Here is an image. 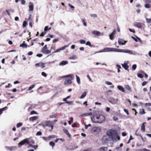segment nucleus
<instances>
[{
  "label": "nucleus",
  "mask_w": 151,
  "mask_h": 151,
  "mask_svg": "<svg viewBox=\"0 0 151 151\" xmlns=\"http://www.w3.org/2000/svg\"><path fill=\"white\" fill-rule=\"evenodd\" d=\"M92 122L94 123H102L105 120V116L100 114L94 115L91 117Z\"/></svg>",
  "instance_id": "obj_1"
},
{
  "label": "nucleus",
  "mask_w": 151,
  "mask_h": 151,
  "mask_svg": "<svg viewBox=\"0 0 151 151\" xmlns=\"http://www.w3.org/2000/svg\"><path fill=\"white\" fill-rule=\"evenodd\" d=\"M107 134L112 141L116 140V138H117L118 140L120 139V137L117 135V134L115 130L112 129L109 130L107 132Z\"/></svg>",
  "instance_id": "obj_2"
},
{
  "label": "nucleus",
  "mask_w": 151,
  "mask_h": 151,
  "mask_svg": "<svg viewBox=\"0 0 151 151\" xmlns=\"http://www.w3.org/2000/svg\"><path fill=\"white\" fill-rule=\"evenodd\" d=\"M118 50V51H117V52L126 53L131 55H136L137 54V52L134 51H132L129 50L118 49V50Z\"/></svg>",
  "instance_id": "obj_3"
},
{
  "label": "nucleus",
  "mask_w": 151,
  "mask_h": 151,
  "mask_svg": "<svg viewBox=\"0 0 151 151\" xmlns=\"http://www.w3.org/2000/svg\"><path fill=\"white\" fill-rule=\"evenodd\" d=\"M118 49H116L115 48H112L110 47H106L105 48L101 50V51L98 52H117L118 50Z\"/></svg>",
  "instance_id": "obj_4"
},
{
  "label": "nucleus",
  "mask_w": 151,
  "mask_h": 151,
  "mask_svg": "<svg viewBox=\"0 0 151 151\" xmlns=\"http://www.w3.org/2000/svg\"><path fill=\"white\" fill-rule=\"evenodd\" d=\"M101 130V128L99 127H93L91 130V131L92 133L96 132V133H99Z\"/></svg>",
  "instance_id": "obj_5"
},
{
  "label": "nucleus",
  "mask_w": 151,
  "mask_h": 151,
  "mask_svg": "<svg viewBox=\"0 0 151 151\" xmlns=\"http://www.w3.org/2000/svg\"><path fill=\"white\" fill-rule=\"evenodd\" d=\"M118 100L117 99H115L113 97L111 98L109 101L111 104H116L117 103L118 101Z\"/></svg>",
  "instance_id": "obj_6"
},
{
  "label": "nucleus",
  "mask_w": 151,
  "mask_h": 151,
  "mask_svg": "<svg viewBox=\"0 0 151 151\" xmlns=\"http://www.w3.org/2000/svg\"><path fill=\"white\" fill-rule=\"evenodd\" d=\"M50 123V121H46L42 124V125L44 128H45L46 127L48 126Z\"/></svg>",
  "instance_id": "obj_7"
},
{
  "label": "nucleus",
  "mask_w": 151,
  "mask_h": 151,
  "mask_svg": "<svg viewBox=\"0 0 151 151\" xmlns=\"http://www.w3.org/2000/svg\"><path fill=\"white\" fill-rule=\"evenodd\" d=\"M72 80L68 78L66 79L64 81V84L67 85L71 84L72 83Z\"/></svg>",
  "instance_id": "obj_8"
},
{
  "label": "nucleus",
  "mask_w": 151,
  "mask_h": 151,
  "mask_svg": "<svg viewBox=\"0 0 151 151\" xmlns=\"http://www.w3.org/2000/svg\"><path fill=\"white\" fill-rule=\"evenodd\" d=\"M118 42L119 45H124L127 42V41L122 39H119Z\"/></svg>",
  "instance_id": "obj_9"
},
{
  "label": "nucleus",
  "mask_w": 151,
  "mask_h": 151,
  "mask_svg": "<svg viewBox=\"0 0 151 151\" xmlns=\"http://www.w3.org/2000/svg\"><path fill=\"white\" fill-rule=\"evenodd\" d=\"M42 52L45 54H49L51 52V50H49L47 49V48L42 49Z\"/></svg>",
  "instance_id": "obj_10"
},
{
  "label": "nucleus",
  "mask_w": 151,
  "mask_h": 151,
  "mask_svg": "<svg viewBox=\"0 0 151 151\" xmlns=\"http://www.w3.org/2000/svg\"><path fill=\"white\" fill-rule=\"evenodd\" d=\"M5 148L7 150L11 151L13 150H15L16 149V147L14 146H6L5 147Z\"/></svg>",
  "instance_id": "obj_11"
},
{
  "label": "nucleus",
  "mask_w": 151,
  "mask_h": 151,
  "mask_svg": "<svg viewBox=\"0 0 151 151\" xmlns=\"http://www.w3.org/2000/svg\"><path fill=\"white\" fill-rule=\"evenodd\" d=\"M93 114L91 112L90 113H86L83 114H81L80 116L83 117L85 116H94Z\"/></svg>",
  "instance_id": "obj_12"
},
{
  "label": "nucleus",
  "mask_w": 151,
  "mask_h": 151,
  "mask_svg": "<svg viewBox=\"0 0 151 151\" xmlns=\"http://www.w3.org/2000/svg\"><path fill=\"white\" fill-rule=\"evenodd\" d=\"M92 32L94 35L98 36H100L101 34H102L99 32L97 30L93 31Z\"/></svg>",
  "instance_id": "obj_13"
},
{
  "label": "nucleus",
  "mask_w": 151,
  "mask_h": 151,
  "mask_svg": "<svg viewBox=\"0 0 151 151\" xmlns=\"http://www.w3.org/2000/svg\"><path fill=\"white\" fill-rule=\"evenodd\" d=\"M44 63H36L35 65L37 66L41 67L42 68H44L45 67L44 65Z\"/></svg>",
  "instance_id": "obj_14"
},
{
  "label": "nucleus",
  "mask_w": 151,
  "mask_h": 151,
  "mask_svg": "<svg viewBox=\"0 0 151 151\" xmlns=\"http://www.w3.org/2000/svg\"><path fill=\"white\" fill-rule=\"evenodd\" d=\"M26 139L27 140V143L28 144H34L35 143V142L31 138H28V139Z\"/></svg>",
  "instance_id": "obj_15"
},
{
  "label": "nucleus",
  "mask_w": 151,
  "mask_h": 151,
  "mask_svg": "<svg viewBox=\"0 0 151 151\" xmlns=\"http://www.w3.org/2000/svg\"><path fill=\"white\" fill-rule=\"evenodd\" d=\"M122 65L123 68H124L126 70H127L128 71H129V66L128 65V64L127 63L125 62L124 64H122Z\"/></svg>",
  "instance_id": "obj_16"
},
{
  "label": "nucleus",
  "mask_w": 151,
  "mask_h": 151,
  "mask_svg": "<svg viewBox=\"0 0 151 151\" xmlns=\"http://www.w3.org/2000/svg\"><path fill=\"white\" fill-rule=\"evenodd\" d=\"M27 140L26 139H25L23 140L21 142H20L19 144H18V146L19 147H20L23 145L25 143H26L27 142Z\"/></svg>",
  "instance_id": "obj_17"
},
{
  "label": "nucleus",
  "mask_w": 151,
  "mask_h": 151,
  "mask_svg": "<svg viewBox=\"0 0 151 151\" xmlns=\"http://www.w3.org/2000/svg\"><path fill=\"white\" fill-rule=\"evenodd\" d=\"M63 131L67 135L69 138H70L71 137V135L70 134L68 131L67 129H63Z\"/></svg>",
  "instance_id": "obj_18"
},
{
  "label": "nucleus",
  "mask_w": 151,
  "mask_h": 151,
  "mask_svg": "<svg viewBox=\"0 0 151 151\" xmlns=\"http://www.w3.org/2000/svg\"><path fill=\"white\" fill-rule=\"evenodd\" d=\"M68 63V62L66 60H63L60 63L59 65L60 66H63L66 65Z\"/></svg>",
  "instance_id": "obj_19"
},
{
  "label": "nucleus",
  "mask_w": 151,
  "mask_h": 151,
  "mask_svg": "<svg viewBox=\"0 0 151 151\" xmlns=\"http://www.w3.org/2000/svg\"><path fill=\"white\" fill-rule=\"evenodd\" d=\"M38 147V146L37 145H33L31 144H29L28 145V147H32L35 150L37 149V148Z\"/></svg>",
  "instance_id": "obj_20"
},
{
  "label": "nucleus",
  "mask_w": 151,
  "mask_h": 151,
  "mask_svg": "<svg viewBox=\"0 0 151 151\" xmlns=\"http://www.w3.org/2000/svg\"><path fill=\"white\" fill-rule=\"evenodd\" d=\"M134 26L138 28H141V27L142 25L141 23L139 22H136L134 23Z\"/></svg>",
  "instance_id": "obj_21"
},
{
  "label": "nucleus",
  "mask_w": 151,
  "mask_h": 151,
  "mask_svg": "<svg viewBox=\"0 0 151 151\" xmlns=\"http://www.w3.org/2000/svg\"><path fill=\"white\" fill-rule=\"evenodd\" d=\"M63 78H70L71 79H73V76L72 74H69L68 75H65L63 77Z\"/></svg>",
  "instance_id": "obj_22"
},
{
  "label": "nucleus",
  "mask_w": 151,
  "mask_h": 151,
  "mask_svg": "<svg viewBox=\"0 0 151 151\" xmlns=\"http://www.w3.org/2000/svg\"><path fill=\"white\" fill-rule=\"evenodd\" d=\"M117 88L119 90L122 91V92H124L125 90L124 88L120 86H117Z\"/></svg>",
  "instance_id": "obj_23"
},
{
  "label": "nucleus",
  "mask_w": 151,
  "mask_h": 151,
  "mask_svg": "<svg viewBox=\"0 0 151 151\" xmlns=\"http://www.w3.org/2000/svg\"><path fill=\"white\" fill-rule=\"evenodd\" d=\"M38 117L37 116H34L30 117L29 120L30 121H33L37 119Z\"/></svg>",
  "instance_id": "obj_24"
},
{
  "label": "nucleus",
  "mask_w": 151,
  "mask_h": 151,
  "mask_svg": "<svg viewBox=\"0 0 151 151\" xmlns=\"http://www.w3.org/2000/svg\"><path fill=\"white\" fill-rule=\"evenodd\" d=\"M145 123H143L141 127V130L142 131H143V132H144L145 131V126L144 124Z\"/></svg>",
  "instance_id": "obj_25"
},
{
  "label": "nucleus",
  "mask_w": 151,
  "mask_h": 151,
  "mask_svg": "<svg viewBox=\"0 0 151 151\" xmlns=\"http://www.w3.org/2000/svg\"><path fill=\"white\" fill-rule=\"evenodd\" d=\"M7 14H8L9 15L10 14L9 12V11L8 10H6L2 14L3 15H6Z\"/></svg>",
  "instance_id": "obj_26"
},
{
  "label": "nucleus",
  "mask_w": 151,
  "mask_h": 151,
  "mask_svg": "<svg viewBox=\"0 0 151 151\" xmlns=\"http://www.w3.org/2000/svg\"><path fill=\"white\" fill-rule=\"evenodd\" d=\"M76 77L77 83H78V84H80L81 83V82L79 77H78V76L76 75Z\"/></svg>",
  "instance_id": "obj_27"
},
{
  "label": "nucleus",
  "mask_w": 151,
  "mask_h": 151,
  "mask_svg": "<svg viewBox=\"0 0 151 151\" xmlns=\"http://www.w3.org/2000/svg\"><path fill=\"white\" fill-rule=\"evenodd\" d=\"M42 138L45 141L48 142L50 140L48 136L47 137H42Z\"/></svg>",
  "instance_id": "obj_28"
},
{
  "label": "nucleus",
  "mask_w": 151,
  "mask_h": 151,
  "mask_svg": "<svg viewBox=\"0 0 151 151\" xmlns=\"http://www.w3.org/2000/svg\"><path fill=\"white\" fill-rule=\"evenodd\" d=\"M86 94V92H84L81 95V97H80V98L81 99H82L84 98Z\"/></svg>",
  "instance_id": "obj_29"
},
{
  "label": "nucleus",
  "mask_w": 151,
  "mask_h": 151,
  "mask_svg": "<svg viewBox=\"0 0 151 151\" xmlns=\"http://www.w3.org/2000/svg\"><path fill=\"white\" fill-rule=\"evenodd\" d=\"M50 140L51 139H53L57 137V136L55 135H52L48 136Z\"/></svg>",
  "instance_id": "obj_30"
},
{
  "label": "nucleus",
  "mask_w": 151,
  "mask_h": 151,
  "mask_svg": "<svg viewBox=\"0 0 151 151\" xmlns=\"http://www.w3.org/2000/svg\"><path fill=\"white\" fill-rule=\"evenodd\" d=\"M107 149V147H101L99 149V150H100V151H101L102 150L104 151H106Z\"/></svg>",
  "instance_id": "obj_31"
},
{
  "label": "nucleus",
  "mask_w": 151,
  "mask_h": 151,
  "mask_svg": "<svg viewBox=\"0 0 151 151\" xmlns=\"http://www.w3.org/2000/svg\"><path fill=\"white\" fill-rule=\"evenodd\" d=\"M35 86V84H34L31 85V86H30L29 87V88L28 89V90L29 91L31 90H32V88H34Z\"/></svg>",
  "instance_id": "obj_32"
},
{
  "label": "nucleus",
  "mask_w": 151,
  "mask_h": 151,
  "mask_svg": "<svg viewBox=\"0 0 151 151\" xmlns=\"http://www.w3.org/2000/svg\"><path fill=\"white\" fill-rule=\"evenodd\" d=\"M49 145H50L52 147V148H53V147L55 145V143L54 142L51 141L49 142Z\"/></svg>",
  "instance_id": "obj_33"
},
{
  "label": "nucleus",
  "mask_w": 151,
  "mask_h": 151,
  "mask_svg": "<svg viewBox=\"0 0 151 151\" xmlns=\"http://www.w3.org/2000/svg\"><path fill=\"white\" fill-rule=\"evenodd\" d=\"M20 47H22L23 48H27V44L23 43L20 45Z\"/></svg>",
  "instance_id": "obj_34"
},
{
  "label": "nucleus",
  "mask_w": 151,
  "mask_h": 151,
  "mask_svg": "<svg viewBox=\"0 0 151 151\" xmlns=\"http://www.w3.org/2000/svg\"><path fill=\"white\" fill-rule=\"evenodd\" d=\"M90 16L92 18H97V16L96 14H91Z\"/></svg>",
  "instance_id": "obj_35"
},
{
  "label": "nucleus",
  "mask_w": 151,
  "mask_h": 151,
  "mask_svg": "<svg viewBox=\"0 0 151 151\" xmlns=\"http://www.w3.org/2000/svg\"><path fill=\"white\" fill-rule=\"evenodd\" d=\"M145 7L146 8H149L151 7V5L149 4L146 3L145 5Z\"/></svg>",
  "instance_id": "obj_36"
},
{
  "label": "nucleus",
  "mask_w": 151,
  "mask_h": 151,
  "mask_svg": "<svg viewBox=\"0 0 151 151\" xmlns=\"http://www.w3.org/2000/svg\"><path fill=\"white\" fill-rule=\"evenodd\" d=\"M116 66L118 68H117V72L118 73H119L120 71V69L121 68V67L120 65H119L118 64L116 65Z\"/></svg>",
  "instance_id": "obj_37"
},
{
  "label": "nucleus",
  "mask_w": 151,
  "mask_h": 151,
  "mask_svg": "<svg viewBox=\"0 0 151 151\" xmlns=\"http://www.w3.org/2000/svg\"><path fill=\"white\" fill-rule=\"evenodd\" d=\"M79 42L81 44H84L86 43V41L83 40H80Z\"/></svg>",
  "instance_id": "obj_38"
},
{
  "label": "nucleus",
  "mask_w": 151,
  "mask_h": 151,
  "mask_svg": "<svg viewBox=\"0 0 151 151\" xmlns=\"http://www.w3.org/2000/svg\"><path fill=\"white\" fill-rule=\"evenodd\" d=\"M28 129H29V127H23L21 128V130L22 131H24L25 130H26L27 129L28 130Z\"/></svg>",
  "instance_id": "obj_39"
},
{
  "label": "nucleus",
  "mask_w": 151,
  "mask_h": 151,
  "mask_svg": "<svg viewBox=\"0 0 151 151\" xmlns=\"http://www.w3.org/2000/svg\"><path fill=\"white\" fill-rule=\"evenodd\" d=\"M29 9L30 11H32L33 9V5L32 4L30 5L29 6Z\"/></svg>",
  "instance_id": "obj_40"
},
{
  "label": "nucleus",
  "mask_w": 151,
  "mask_h": 151,
  "mask_svg": "<svg viewBox=\"0 0 151 151\" xmlns=\"http://www.w3.org/2000/svg\"><path fill=\"white\" fill-rule=\"evenodd\" d=\"M105 83L106 84L108 85H111L112 84V83L111 82L108 81H106L105 82Z\"/></svg>",
  "instance_id": "obj_41"
},
{
  "label": "nucleus",
  "mask_w": 151,
  "mask_h": 151,
  "mask_svg": "<svg viewBox=\"0 0 151 151\" xmlns=\"http://www.w3.org/2000/svg\"><path fill=\"white\" fill-rule=\"evenodd\" d=\"M22 125V124L21 123L19 122L17 123V128H19Z\"/></svg>",
  "instance_id": "obj_42"
},
{
  "label": "nucleus",
  "mask_w": 151,
  "mask_h": 151,
  "mask_svg": "<svg viewBox=\"0 0 151 151\" xmlns=\"http://www.w3.org/2000/svg\"><path fill=\"white\" fill-rule=\"evenodd\" d=\"M137 68V65L136 64H134L132 65V68L133 70H135Z\"/></svg>",
  "instance_id": "obj_43"
},
{
  "label": "nucleus",
  "mask_w": 151,
  "mask_h": 151,
  "mask_svg": "<svg viewBox=\"0 0 151 151\" xmlns=\"http://www.w3.org/2000/svg\"><path fill=\"white\" fill-rule=\"evenodd\" d=\"M68 47V46L65 45L64 46H63L62 47L60 48V50H63L65 49L67 47Z\"/></svg>",
  "instance_id": "obj_44"
},
{
  "label": "nucleus",
  "mask_w": 151,
  "mask_h": 151,
  "mask_svg": "<svg viewBox=\"0 0 151 151\" xmlns=\"http://www.w3.org/2000/svg\"><path fill=\"white\" fill-rule=\"evenodd\" d=\"M125 88L128 91H130L131 89V88L130 86L128 85H127L125 86Z\"/></svg>",
  "instance_id": "obj_45"
},
{
  "label": "nucleus",
  "mask_w": 151,
  "mask_h": 151,
  "mask_svg": "<svg viewBox=\"0 0 151 151\" xmlns=\"http://www.w3.org/2000/svg\"><path fill=\"white\" fill-rule=\"evenodd\" d=\"M27 22L26 21H24L23 24V28L25 27L27 24Z\"/></svg>",
  "instance_id": "obj_46"
},
{
  "label": "nucleus",
  "mask_w": 151,
  "mask_h": 151,
  "mask_svg": "<svg viewBox=\"0 0 151 151\" xmlns=\"http://www.w3.org/2000/svg\"><path fill=\"white\" fill-rule=\"evenodd\" d=\"M86 45H88L90 47H91V44L89 41H87L86 43Z\"/></svg>",
  "instance_id": "obj_47"
},
{
  "label": "nucleus",
  "mask_w": 151,
  "mask_h": 151,
  "mask_svg": "<svg viewBox=\"0 0 151 151\" xmlns=\"http://www.w3.org/2000/svg\"><path fill=\"white\" fill-rule=\"evenodd\" d=\"M56 114H54L50 115L49 116L50 118H56Z\"/></svg>",
  "instance_id": "obj_48"
},
{
  "label": "nucleus",
  "mask_w": 151,
  "mask_h": 151,
  "mask_svg": "<svg viewBox=\"0 0 151 151\" xmlns=\"http://www.w3.org/2000/svg\"><path fill=\"white\" fill-rule=\"evenodd\" d=\"M76 58V55H73L70 58V59H75Z\"/></svg>",
  "instance_id": "obj_49"
},
{
  "label": "nucleus",
  "mask_w": 151,
  "mask_h": 151,
  "mask_svg": "<svg viewBox=\"0 0 151 151\" xmlns=\"http://www.w3.org/2000/svg\"><path fill=\"white\" fill-rule=\"evenodd\" d=\"M41 75L42 76H43L45 77H46L47 76V75L46 74V73L44 72H42Z\"/></svg>",
  "instance_id": "obj_50"
},
{
  "label": "nucleus",
  "mask_w": 151,
  "mask_h": 151,
  "mask_svg": "<svg viewBox=\"0 0 151 151\" xmlns=\"http://www.w3.org/2000/svg\"><path fill=\"white\" fill-rule=\"evenodd\" d=\"M142 111H140L139 113L141 114H143L145 113L144 109H142Z\"/></svg>",
  "instance_id": "obj_51"
},
{
  "label": "nucleus",
  "mask_w": 151,
  "mask_h": 151,
  "mask_svg": "<svg viewBox=\"0 0 151 151\" xmlns=\"http://www.w3.org/2000/svg\"><path fill=\"white\" fill-rule=\"evenodd\" d=\"M114 36L112 34L109 35L110 38L111 40H113L114 39Z\"/></svg>",
  "instance_id": "obj_52"
},
{
  "label": "nucleus",
  "mask_w": 151,
  "mask_h": 151,
  "mask_svg": "<svg viewBox=\"0 0 151 151\" xmlns=\"http://www.w3.org/2000/svg\"><path fill=\"white\" fill-rule=\"evenodd\" d=\"M137 76L141 78H142L143 77V76L140 73L137 74Z\"/></svg>",
  "instance_id": "obj_53"
},
{
  "label": "nucleus",
  "mask_w": 151,
  "mask_h": 151,
  "mask_svg": "<svg viewBox=\"0 0 151 151\" xmlns=\"http://www.w3.org/2000/svg\"><path fill=\"white\" fill-rule=\"evenodd\" d=\"M37 114L36 112L34 110L30 112L31 114Z\"/></svg>",
  "instance_id": "obj_54"
},
{
  "label": "nucleus",
  "mask_w": 151,
  "mask_h": 151,
  "mask_svg": "<svg viewBox=\"0 0 151 151\" xmlns=\"http://www.w3.org/2000/svg\"><path fill=\"white\" fill-rule=\"evenodd\" d=\"M42 134V132L40 131L37 132L36 135L37 136H40Z\"/></svg>",
  "instance_id": "obj_55"
},
{
  "label": "nucleus",
  "mask_w": 151,
  "mask_h": 151,
  "mask_svg": "<svg viewBox=\"0 0 151 151\" xmlns=\"http://www.w3.org/2000/svg\"><path fill=\"white\" fill-rule=\"evenodd\" d=\"M140 151H150V150L148 149H147L146 148H144L143 149H141Z\"/></svg>",
  "instance_id": "obj_56"
},
{
  "label": "nucleus",
  "mask_w": 151,
  "mask_h": 151,
  "mask_svg": "<svg viewBox=\"0 0 151 151\" xmlns=\"http://www.w3.org/2000/svg\"><path fill=\"white\" fill-rule=\"evenodd\" d=\"M147 83V81H144L143 82V83L142 84V85L143 86H145V85H146Z\"/></svg>",
  "instance_id": "obj_57"
},
{
  "label": "nucleus",
  "mask_w": 151,
  "mask_h": 151,
  "mask_svg": "<svg viewBox=\"0 0 151 151\" xmlns=\"http://www.w3.org/2000/svg\"><path fill=\"white\" fill-rule=\"evenodd\" d=\"M48 127H50L51 129L52 130L53 129V125L50 124Z\"/></svg>",
  "instance_id": "obj_58"
},
{
  "label": "nucleus",
  "mask_w": 151,
  "mask_h": 151,
  "mask_svg": "<svg viewBox=\"0 0 151 151\" xmlns=\"http://www.w3.org/2000/svg\"><path fill=\"white\" fill-rule=\"evenodd\" d=\"M124 111L127 114V115H128L129 114V112H128V111L126 109H124Z\"/></svg>",
  "instance_id": "obj_59"
},
{
  "label": "nucleus",
  "mask_w": 151,
  "mask_h": 151,
  "mask_svg": "<svg viewBox=\"0 0 151 151\" xmlns=\"http://www.w3.org/2000/svg\"><path fill=\"white\" fill-rule=\"evenodd\" d=\"M132 37L136 42H137L138 41L137 38H135L133 36H132Z\"/></svg>",
  "instance_id": "obj_60"
},
{
  "label": "nucleus",
  "mask_w": 151,
  "mask_h": 151,
  "mask_svg": "<svg viewBox=\"0 0 151 151\" xmlns=\"http://www.w3.org/2000/svg\"><path fill=\"white\" fill-rule=\"evenodd\" d=\"M60 48L59 49H58L57 50H55V51H54V52H53V53H57V52H60Z\"/></svg>",
  "instance_id": "obj_61"
},
{
  "label": "nucleus",
  "mask_w": 151,
  "mask_h": 151,
  "mask_svg": "<svg viewBox=\"0 0 151 151\" xmlns=\"http://www.w3.org/2000/svg\"><path fill=\"white\" fill-rule=\"evenodd\" d=\"M58 39H55L53 40V42L55 43L58 41Z\"/></svg>",
  "instance_id": "obj_62"
},
{
  "label": "nucleus",
  "mask_w": 151,
  "mask_h": 151,
  "mask_svg": "<svg viewBox=\"0 0 151 151\" xmlns=\"http://www.w3.org/2000/svg\"><path fill=\"white\" fill-rule=\"evenodd\" d=\"M65 103H66L69 104L70 105L73 103V102L71 101H67Z\"/></svg>",
  "instance_id": "obj_63"
},
{
  "label": "nucleus",
  "mask_w": 151,
  "mask_h": 151,
  "mask_svg": "<svg viewBox=\"0 0 151 151\" xmlns=\"http://www.w3.org/2000/svg\"><path fill=\"white\" fill-rule=\"evenodd\" d=\"M146 2L147 3H148V4L151 3V0H146Z\"/></svg>",
  "instance_id": "obj_64"
}]
</instances>
